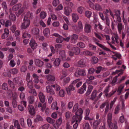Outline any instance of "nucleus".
<instances>
[{
    "instance_id": "obj_46",
    "label": "nucleus",
    "mask_w": 129,
    "mask_h": 129,
    "mask_svg": "<svg viewBox=\"0 0 129 129\" xmlns=\"http://www.w3.org/2000/svg\"><path fill=\"white\" fill-rule=\"evenodd\" d=\"M95 2V0H87V3L91 8H92L94 5L93 3H94Z\"/></svg>"
},
{
    "instance_id": "obj_18",
    "label": "nucleus",
    "mask_w": 129,
    "mask_h": 129,
    "mask_svg": "<svg viewBox=\"0 0 129 129\" xmlns=\"http://www.w3.org/2000/svg\"><path fill=\"white\" fill-rule=\"evenodd\" d=\"M59 57L62 60H64L66 59L65 53L64 51L62 50L60 51Z\"/></svg>"
},
{
    "instance_id": "obj_10",
    "label": "nucleus",
    "mask_w": 129,
    "mask_h": 129,
    "mask_svg": "<svg viewBox=\"0 0 129 129\" xmlns=\"http://www.w3.org/2000/svg\"><path fill=\"white\" fill-rule=\"evenodd\" d=\"M29 44L31 48L33 50L36 49L38 46L37 43L33 39H31Z\"/></svg>"
},
{
    "instance_id": "obj_42",
    "label": "nucleus",
    "mask_w": 129,
    "mask_h": 129,
    "mask_svg": "<svg viewBox=\"0 0 129 129\" xmlns=\"http://www.w3.org/2000/svg\"><path fill=\"white\" fill-rule=\"evenodd\" d=\"M39 32V29L37 28H34L32 30V33L34 34H38Z\"/></svg>"
},
{
    "instance_id": "obj_25",
    "label": "nucleus",
    "mask_w": 129,
    "mask_h": 129,
    "mask_svg": "<svg viewBox=\"0 0 129 129\" xmlns=\"http://www.w3.org/2000/svg\"><path fill=\"white\" fill-rule=\"evenodd\" d=\"M38 107L39 108L41 107V110L42 112H43L46 108V103H45L42 106V104L41 103L39 102L38 103Z\"/></svg>"
},
{
    "instance_id": "obj_49",
    "label": "nucleus",
    "mask_w": 129,
    "mask_h": 129,
    "mask_svg": "<svg viewBox=\"0 0 129 129\" xmlns=\"http://www.w3.org/2000/svg\"><path fill=\"white\" fill-rule=\"evenodd\" d=\"M47 15L46 13L44 12H42L40 14V17L42 19H44L45 18Z\"/></svg>"
},
{
    "instance_id": "obj_52",
    "label": "nucleus",
    "mask_w": 129,
    "mask_h": 129,
    "mask_svg": "<svg viewBox=\"0 0 129 129\" xmlns=\"http://www.w3.org/2000/svg\"><path fill=\"white\" fill-rule=\"evenodd\" d=\"M48 122L50 123L53 124L55 122L54 120L52 119L51 117H48L46 118Z\"/></svg>"
},
{
    "instance_id": "obj_31",
    "label": "nucleus",
    "mask_w": 129,
    "mask_h": 129,
    "mask_svg": "<svg viewBox=\"0 0 129 129\" xmlns=\"http://www.w3.org/2000/svg\"><path fill=\"white\" fill-rule=\"evenodd\" d=\"M124 28V26L121 23H119L117 25V28L119 33L120 34L121 33V30Z\"/></svg>"
},
{
    "instance_id": "obj_40",
    "label": "nucleus",
    "mask_w": 129,
    "mask_h": 129,
    "mask_svg": "<svg viewBox=\"0 0 129 129\" xmlns=\"http://www.w3.org/2000/svg\"><path fill=\"white\" fill-rule=\"evenodd\" d=\"M83 129H91V127L88 122H86L83 124Z\"/></svg>"
},
{
    "instance_id": "obj_12",
    "label": "nucleus",
    "mask_w": 129,
    "mask_h": 129,
    "mask_svg": "<svg viewBox=\"0 0 129 129\" xmlns=\"http://www.w3.org/2000/svg\"><path fill=\"white\" fill-rule=\"evenodd\" d=\"M71 42L72 43L75 44L77 42V40L78 39V36L74 34L70 36Z\"/></svg>"
},
{
    "instance_id": "obj_48",
    "label": "nucleus",
    "mask_w": 129,
    "mask_h": 129,
    "mask_svg": "<svg viewBox=\"0 0 129 129\" xmlns=\"http://www.w3.org/2000/svg\"><path fill=\"white\" fill-rule=\"evenodd\" d=\"M83 54L85 55H88L91 56L93 54V53L88 51H84L83 52Z\"/></svg>"
},
{
    "instance_id": "obj_14",
    "label": "nucleus",
    "mask_w": 129,
    "mask_h": 129,
    "mask_svg": "<svg viewBox=\"0 0 129 129\" xmlns=\"http://www.w3.org/2000/svg\"><path fill=\"white\" fill-rule=\"evenodd\" d=\"M86 62V59H83L80 60L78 62V66L79 67H83L85 66Z\"/></svg>"
},
{
    "instance_id": "obj_37",
    "label": "nucleus",
    "mask_w": 129,
    "mask_h": 129,
    "mask_svg": "<svg viewBox=\"0 0 129 129\" xmlns=\"http://www.w3.org/2000/svg\"><path fill=\"white\" fill-rule=\"evenodd\" d=\"M21 5L20 4H18L14 5L12 8V10L13 11H15L17 10L21 7Z\"/></svg>"
},
{
    "instance_id": "obj_35",
    "label": "nucleus",
    "mask_w": 129,
    "mask_h": 129,
    "mask_svg": "<svg viewBox=\"0 0 129 129\" xmlns=\"http://www.w3.org/2000/svg\"><path fill=\"white\" fill-rule=\"evenodd\" d=\"M10 15L9 17V19L12 21H14L16 20V16L14 14H12L11 12H10Z\"/></svg>"
},
{
    "instance_id": "obj_30",
    "label": "nucleus",
    "mask_w": 129,
    "mask_h": 129,
    "mask_svg": "<svg viewBox=\"0 0 129 129\" xmlns=\"http://www.w3.org/2000/svg\"><path fill=\"white\" fill-rule=\"evenodd\" d=\"M129 28L127 27V29L125 30L124 32H122V39H123L125 37V35H127V36L129 35Z\"/></svg>"
},
{
    "instance_id": "obj_36",
    "label": "nucleus",
    "mask_w": 129,
    "mask_h": 129,
    "mask_svg": "<svg viewBox=\"0 0 129 129\" xmlns=\"http://www.w3.org/2000/svg\"><path fill=\"white\" fill-rule=\"evenodd\" d=\"M93 88L92 86L91 85H89L88 87V89L86 93V95H89L91 92Z\"/></svg>"
},
{
    "instance_id": "obj_20",
    "label": "nucleus",
    "mask_w": 129,
    "mask_h": 129,
    "mask_svg": "<svg viewBox=\"0 0 129 129\" xmlns=\"http://www.w3.org/2000/svg\"><path fill=\"white\" fill-rule=\"evenodd\" d=\"M28 110L29 113L31 115L35 114V111L34 107L31 105H29L28 106Z\"/></svg>"
},
{
    "instance_id": "obj_45",
    "label": "nucleus",
    "mask_w": 129,
    "mask_h": 129,
    "mask_svg": "<svg viewBox=\"0 0 129 129\" xmlns=\"http://www.w3.org/2000/svg\"><path fill=\"white\" fill-rule=\"evenodd\" d=\"M96 94V90H94L92 92L91 94V96L90 98V99L92 100H94L95 98Z\"/></svg>"
},
{
    "instance_id": "obj_13",
    "label": "nucleus",
    "mask_w": 129,
    "mask_h": 129,
    "mask_svg": "<svg viewBox=\"0 0 129 129\" xmlns=\"http://www.w3.org/2000/svg\"><path fill=\"white\" fill-rule=\"evenodd\" d=\"M38 96L40 101L42 103H44L45 101V97L43 93L42 92H40Z\"/></svg>"
},
{
    "instance_id": "obj_8",
    "label": "nucleus",
    "mask_w": 129,
    "mask_h": 129,
    "mask_svg": "<svg viewBox=\"0 0 129 129\" xmlns=\"http://www.w3.org/2000/svg\"><path fill=\"white\" fill-rule=\"evenodd\" d=\"M109 128L110 129H117L118 126L116 121L108 123Z\"/></svg>"
},
{
    "instance_id": "obj_1",
    "label": "nucleus",
    "mask_w": 129,
    "mask_h": 129,
    "mask_svg": "<svg viewBox=\"0 0 129 129\" xmlns=\"http://www.w3.org/2000/svg\"><path fill=\"white\" fill-rule=\"evenodd\" d=\"M109 12L110 15L114 19H116L118 22H121V19L120 16V11L119 10H115L114 11V14L113 12L110 10Z\"/></svg>"
},
{
    "instance_id": "obj_3",
    "label": "nucleus",
    "mask_w": 129,
    "mask_h": 129,
    "mask_svg": "<svg viewBox=\"0 0 129 129\" xmlns=\"http://www.w3.org/2000/svg\"><path fill=\"white\" fill-rule=\"evenodd\" d=\"M110 87L111 86L110 85H108L105 87L104 91L103 92L105 93V96L107 97H110L116 91L112 90L109 93H108V92H109V90Z\"/></svg>"
},
{
    "instance_id": "obj_59",
    "label": "nucleus",
    "mask_w": 129,
    "mask_h": 129,
    "mask_svg": "<svg viewBox=\"0 0 129 129\" xmlns=\"http://www.w3.org/2000/svg\"><path fill=\"white\" fill-rule=\"evenodd\" d=\"M27 70V68L26 66L23 65L22 66L20 69V71L21 72H24Z\"/></svg>"
},
{
    "instance_id": "obj_33",
    "label": "nucleus",
    "mask_w": 129,
    "mask_h": 129,
    "mask_svg": "<svg viewBox=\"0 0 129 129\" xmlns=\"http://www.w3.org/2000/svg\"><path fill=\"white\" fill-rule=\"evenodd\" d=\"M70 78L69 77L64 78L62 81L63 85H65L67 84L68 83L70 82Z\"/></svg>"
},
{
    "instance_id": "obj_5",
    "label": "nucleus",
    "mask_w": 129,
    "mask_h": 129,
    "mask_svg": "<svg viewBox=\"0 0 129 129\" xmlns=\"http://www.w3.org/2000/svg\"><path fill=\"white\" fill-rule=\"evenodd\" d=\"M112 42V43L118 44L119 43V37L117 33L113 34L111 37Z\"/></svg>"
},
{
    "instance_id": "obj_60",
    "label": "nucleus",
    "mask_w": 129,
    "mask_h": 129,
    "mask_svg": "<svg viewBox=\"0 0 129 129\" xmlns=\"http://www.w3.org/2000/svg\"><path fill=\"white\" fill-rule=\"evenodd\" d=\"M20 123L22 127H25V124L24 123L23 118H22L20 119Z\"/></svg>"
},
{
    "instance_id": "obj_64",
    "label": "nucleus",
    "mask_w": 129,
    "mask_h": 129,
    "mask_svg": "<svg viewBox=\"0 0 129 129\" xmlns=\"http://www.w3.org/2000/svg\"><path fill=\"white\" fill-rule=\"evenodd\" d=\"M49 126L48 124H46L40 127L39 129H47Z\"/></svg>"
},
{
    "instance_id": "obj_56",
    "label": "nucleus",
    "mask_w": 129,
    "mask_h": 129,
    "mask_svg": "<svg viewBox=\"0 0 129 129\" xmlns=\"http://www.w3.org/2000/svg\"><path fill=\"white\" fill-rule=\"evenodd\" d=\"M18 70L16 68H14L11 70L10 71V73L13 74L14 75L16 74L18 72Z\"/></svg>"
},
{
    "instance_id": "obj_51",
    "label": "nucleus",
    "mask_w": 129,
    "mask_h": 129,
    "mask_svg": "<svg viewBox=\"0 0 129 129\" xmlns=\"http://www.w3.org/2000/svg\"><path fill=\"white\" fill-rule=\"evenodd\" d=\"M88 79H87L86 80V82L88 83H90L91 80H94V77L93 76H91L90 77H87Z\"/></svg>"
},
{
    "instance_id": "obj_62",
    "label": "nucleus",
    "mask_w": 129,
    "mask_h": 129,
    "mask_svg": "<svg viewBox=\"0 0 129 129\" xmlns=\"http://www.w3.org/2000/svg\"><path fill=\"white\" fill-rule=\"evenodd\" d=\"M25 16L28 19V18H31L33 17V14L30 12H28Z\"/></svg>"
},
{
    "instance_id": "obj_57",
    "label": "nucleus",
    "mask_w": 129,
    "mask_h": 129,
    "mask_svg": "<svg viewBox=\"0 0 129 129\" xmlns=\"http://www.w3.org/2000/svg\"><path fill=\"white\" fill-rule=\"evenodd\" d=\"M112 52L114 54V56L117 57V58L119 59H121V55L120 53L116 52H114L113 51H112Z\"/></svg>"
},
{
    "instance_id": "obj_54",
    "label": "nucleus",
    "mask_w": 129,
    "mask_h": 129,
    "mask_svg": "<svg viewBox=\"0 0 129 129\" xmlns=\"http://www.w3.org/2000/svg\"><path fill=\"white\" fill-rule=\"evenodd\" d=\"M92 13L91 11H87L85 12V16L88 18H90L91 16Z\"/></svg>"
},
{
    "instance_id": "obj_58",
    "label": "nucleus",
    "mask_w": 129,
    "mask_h": 129,
    "mask_svg": "<svg viewBox=\"0 0 129 129\" xmlns=\"http://www.w3.org/2000/svg\"><path fill=\"white\" fill-rule=\"evenodd\" d=\"M120 101L121 102V105H122V109H123L125 107V105L124 104V101L123 99V97L122 96H121L120 97Z\"/></svg>"
},
{
    "instance_id": "obj_16",
    "label": "nucleus",
    "mask_w": 129,
    "mask_h": 129,
    "mask_svg": "<svg viewBox=\"0 0 129 129\" xmlns=\"http://www.w3.org/2000/svg\"><path fill=\"white\" fill-rule=\"evenodd\" d=\"M61 61L60 59L59 58H56L53 62V66L56 68L58 67L60 64Z\"/></svg>"
},
{
    "instance_id": "obj_29",
    "label": "nucleus",
    "mask_w": 129,
    "mask_h": 129,
    "mask_svg": "<svg viewBox=\"0 0 129 129\" xmlns=\"http://www.w3.org/2000/svg\"><path fill=\"white\" fill-rule=\"evenodd\" d=\"M72 17L73 21L75 22H76L79 19L78 16L76 13L73 14H72Z\"/></svg>"
},
{
    "instance_id": "obj_21",
    "label": "nucleus",
    "mask_w": 129,
    "mask_h": 129,
    "mask_svg": "<svg viewBox=\"0 0 129 129\" xmlns=\"http://www.w3.org/2000/svg\"><path fill=\"white\" fill-rule=\"evenodd\" d=\"M91 26L89 24L86 23L84 26V31L86 33H88L91 32Z\"/></svg>"
},
{
    "instance_id": "obj_26",
    "label": "nucleus",
    "mask_w": 129,
    "mask_h": 129,
    "mask_svg": "<svg viewBox=\"0 0 129 129\" xmlns=\"http://www.w3.org/2000/svg\"><path fill=\"white\" fill-rule=\"evenodd\" d=\"M64 13L67 15L68 16L70 13L72 12V9L70 7H66L64 8Z\"/></svg>"
},
{
    "instance_id": "obj_32",
    "label": "nucleus",
    "mask_w": 129,
    "mask_h": 129,
    "mask_svg": "<svg viewBox=\"0 0 129 129\" xmlns=\"http://www.w3.org/2000/svg\"><path fill=\"white\" fill-rule=\"evenodd\" d=\"M51 87L54 88L56 91H58L60 90L61 88L57 84L52 85Z\"/></svg>"
},
{
    "instance_id": "obj_43",
    "label": "nucleus",
    "mask_w": 129,
    "mask_h": 129,
    "mask_svg": "<svg viewBox=\"0 0 129 129\" xmlns=\"http://www.w3.org/2000/svg\"><path fill=\"white\" fill-rule=\"evenodd\" d=\"M112 119V114L111 113H109L107 115L108 123L111 122Z\"/></svg>"
},
{
    "instance_id": "obj_6",
    "label": "nucleus",
    "mask_w": 129,
    "mask_h": 129,
    "mask_svg": "<svg viewBox=\"0 0 129 129\" xmlns=\"http://www.w3.org/2000/svg\"><path fill=\"white\" fill-rule=\"evenodd\" d=\"M45 78L48 80L46 83L47 84H49L50 82H53L56 80L55 76L54 75H48L46 76Z\"/></svg>"
},
{
    "instance_id": "obj_55",
    "label": "nucleus",
    "mask_w": 129,
    "mask_h": 129,
    "mask_svg": "<svg viewBox=\"0 0 129 129\" xmlns=\"http://www.w3.org/2000/svg\"><path fill=\"white\" fill-rule=\"evenodd\" d=\"M84 10V8L82 7H80L78 8L77 9L78 12L80 14H82Z\"/></svg>"
},
{
    "instance_id": "obj_15",
    "label": "nucleus",
    "mask_w": 129,
    "mask_h": 129,
    "mask_svg": "<svg viewBox=\"0 0 129 129\" xmlns=\"http://www.w3.org/2000/svg\"><path fill=\"white\" fill-rule=\"evenodd\" d=\"M101 122V121L100 119L94 121L92 124V127L93 128V129H96Z\"/></svg>"
},
{
    "instance_id": "obj_2",
    "label": "nucleus",
    "mask_w": 129,
    "mask_h": 129,
    "mask_svg": "<svg viewBox=\"0 0 129 129\" xmlns=\"http://www.w3.org/2000/svg\"><path fill=\"white\" fill-rule=\"evenodd\" d=\"M30 23V20L26 17L24 16L23 19V22L21 25V28L22 29H26L29 26Z\"/></svg>"
},
{
    "instance_id": "obj_53",
    "label": "nucleus",
    "mask_w": 129,
    "mask_h": 129,
    "mask_svg": "<svg viewBox=\"0 0 129 129\" xmlns=\"http://www.w3.org/2000/svg\"><path fill=\"white\" fill-rule=\"evenodd\" d=\"M65 91L64 90L61 89L59 90V92L58 95H59L61 97H63L64 96Z\"/></svg>"
},
{
    "instance_id": "obj_17",
    "label": "nucleus",
    "mask_w": 129,
    "mask_h": 129,
    "mask_svg": "<svg viewBox=\"0 0 129 129\" xmlns=\"http://www.w3.org/2000/svg\"><path fill=\"white\" fill-rule=\"evenodd\" d=\"M82 118V117H81L80 120V118L78 116L75 115L73 117L72 120V122L73 123L75 122L76 123H79L81 121Z\"/></svg>"
},
{
    "instance_id": "obj_38",
    "label": "nucleus",
    "mask_w": 129,
    "mask_h": 129,
    "mask_svg": "<svg viewBox=\"0 0 129 129\" xmlns=\"http://www.w3.org/2000/svg\"><path fill=\"white\" fill-rule=\"evenodd\" d=\"M27 100L29 103L30 104L33 103L35 100L33 96H29Z\"/></svg>"
},
{
    "instance_id": "obj_50",
    "label": "nucleus",
    "mask_w": 129,
    "mask_h": 129,
    "mask_svg": "<svg viewBox=\"0 0 129 129\" xmlns=\"http://www.w3.org/2000/svg\"><path fill=\"white\" fill-rule=\"evenodd\" d=\"M92 62L93 64L97 63L98 61V58L96 57H92Z\"/></svg>"
},
{
    "instance_id": "obj_39",
    "label": "nucleus",
    "mask_w": 129,
    "mask_h": 129,
    "mask_svg": "<svg viewBox=\"0 0 129 129\" xmlns=\"http://www.w3.org/2000/svg\"><path fill=\"white\" fill-rule=\"evenodd\" d=\"M83 27L81 21H79L78 23V28L80 31L82 30L83 29Z\"/></svg>"
},
{
    "instance_id": "obj_28",
    "label": "nucleus",
    "mask_w": 129,
    "mask_h": 129,
    "mask_svg": "<svg viewBox=\"0 0 129 129\" xmlns=\"http://www.w3.org/2000/svg\"><path fill=\"white\" fill-rule=\"evenodd\" d=\"M95 43L98 46L102 48L104 50L106 51H110V50L109 48L106 47L105 46L103 45L96 42H95Z\"/></svg>"
},
{
    "instance_id": "obj_61",
    "label": "nucleus",
    "mask_w": 129,
    "mask_h": 129,
    "mask_svg": "<svg viewBox=\"0 0 129 129\" xmlns=\"http://www.w3.org/2000/svg\"><path fill=\"white\" fill-rule=\"evenodd\" d=\"M124 87V84H122L120 85L118 88L117 92L119 93H120Z\"/></svg>"
},
{
    "instance_id": "obj_19",
    "label": "nucleus",
    "mask_w": 129,
    "mask_h": 129,
    "mask_svg": "<svg viewBox=\"0 0 129 129\" xmlns=\"http://www.w3.org/2000/svg\"><path fill=\"white\" fill-rule=\"evenodd\" d=\"M62 122V118L60 117L56 122V124H54V127L56 129H58V127L61 125Z\"/></svg>"
},
{
    "instance_id": "obj_22",
    "label": "nucleus",
    "mask_w": 129,
    "mask_h": 129,
    "mask_svg": "<svg viewBox=\"0 0 129 129\" xmlns=\"http://www.w3.org/2000/svg\"><path fill=\"white\" fill-rule=\"evenodd\" d=\"M43 33L45 37L48 38L50 34V30L48 28H45L43 30Z\"/></svg>"
},
{
    "instance_id": "obj_34",
    "label": "nucleus",
    "mask_w": 129,
    "mask_h": 129,
    "mask_svg": "<svg viewBox=\"0 0 129 129\" xmlns=\"http://www.w3.org/2000/svg\"><path fill=\"white\" fill-rule=\"evenodd\" d=\"M57 102H53L51 106L52 109L53 110H57L58 109V107L57 106Z\"/></svg>"
},
{
    "instance_id": "obj_23",
    "label": "nucleus",
    "mask_w": 129,
    "mask_h": 129,
    "mask_svg": "<svg viewBox=\"0 0 129 129\" xmlns=\"http://www.w3.org/2000/svg\"><path fill=\"white\" fill-rule=\"evenodd\" d=\"M94 10L97 11H101L102 10V8L101 6L99 4H96L94 5L92 8Z\"/></svg>"
},
{
    "instance_id": "obj_7",
    "label": "nucleus",
    "mask_w": 129,
    "mask_h": 129,
    "mask_svg": "<svg viewBox=\"0 0 129 129\" xmlns=\"http://www.w3.org/2000/svg\"><path fill=\"white\" fill-rule=\"evenodd\" d=\"M46 92L52 95H55V93L53 89H52L51 86L48 85L46 87Z\"/></svg>"
},
{
    "instance_id": "obj_11",
    "label": "nucleus",
    "mask_w": 129,
    "mask_h": 129,
    "mask_svg": "<svg viewBox=\"0 0 129 129\" xmlns=\"http://www.w3.org/2000/svg\"><path fill=\"white\" fill-rule=\"evenodd\" d=\"M34 62L35 65L38 67H42L44 65V62L41 60L38 59L34 60Z\"/></svg>"
},
{
    "instance_id": "obj_47",
    "label": "nucleus",
    "mask_w": 129,
    "mask_h": 129,
    "mask_svg": "<svg viewBox=\"0 0 129 129\" xmlns=\"http://www.w3.org/2000/svg\"><path fill=\"white\" fill-rule=\"evenodd\" d=\"M117 80V76H115L113 78L111 83L112 86H114L116 83V82Z\"/></svg>"
},
{
    "instance_id": "obj_24",
    "label": "nucleus",
    "mask_w": 129,
    "mask_h": 129,
    "mask_svg": "<svg viewBox=\"0 0 129 129\" xmlns=\"http://www.w3.org/2000/svg\"><path fill=\"white\" fill-rule=\"evenodd\" d=\"M86 90V84L84 83L82 87H81L78 91V92L82 94L84 93Z\"/></svg>"
},
{
    "instance_id": "obj_41",
    "label": "nucleus",
    "mask_w": 129,
    "mask_h": 129,
    "mask_svg": "<svg viewBox=\"0 0 129 129\" xmlns=\"http://www.w3.org/2000/svg\"><path fill=\"white\" fill-rule=\"evenodd\" d=\"M63 37L61 36L56 39V42L58 43H61L63 42Z\"/></svg>"
},
{
    "instance_id": "obj_27",
    "label": "nucleus",
    "mask_w": 129,
    "mask_h": 129,
    "mask_svg": "<svg viewBox=\"0 0 129 129\" xmlns=\"http://www.w3.org/2000/svg\"><path fill=\"white\" fill-rule=\"evenodd\" d=\"M83 111L81 109H78L76 113V115L79 116V117L80 118V119L82 117V114ZM81 119H80V120Z\"/></svg>"
},
{
    "instance_id": "obj_44",
    "label": "nucleus",
    "mask_w": 129,
    "mask_h": 129,
    "mask_svg": "<svg viewBox=\"0 0 129 129\" xmlns=\"http://www.w3.org/2000/svg\"><path fill=\"white\" fill-rule=\"evenodd\" d=\"M27 85L28 87L30 89H32L33 88L34 86L33 84L32 80L27 82Z\"/></svg>"
},
{
    "instance_id": "obj_4",
    "label": "nucleus",
    "mask_w": 129,
    "mask_h": 129,
    "mask_svg": "<svg viewBox=\"0 0 129 129\" xmlns=\"http://www.w3.org/2000/svg\"><path fill=\"white\" fill-rule=\"evenodd\" d=\"M80 52V48L77 47H74L72 48L69 53V55L70 56H73L74 54L76 55H78L79 54Z\"/></svg>"
},
{
    "instance_id": "obj_9",
    "label": "nucleus",
    "mask_w": 129,
    "mask_h": 129,
    "mask_svg": "<svg viewBox=\"0 0 129 129\" xmlns=\"http://www.w3.org/2000/svg\"><path fill=\"white\" fill-rule=\"evenodd\" d=\"M74 87L72 84H71L66 88V91L67 94L70 95L71 94V91L75 90Z\"/></svg>"
},
{
    "instance_id": "obj_63",
    "label": "nucleus",
    "mask_w": 129,
    "mask_h": 129,
    "mask_svg": "<svg viewBox=\"0 0 129 129\" xmlns=\"http://www.w3.org/2000/svg\"><path fill=\"white\" fill-rule=\"evenodd\" d=\"M29 92L34 96H36L37 95V92L35 89H33L30 90Z\"/></svg>"
}]
</instances>
